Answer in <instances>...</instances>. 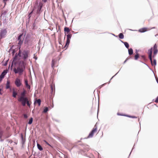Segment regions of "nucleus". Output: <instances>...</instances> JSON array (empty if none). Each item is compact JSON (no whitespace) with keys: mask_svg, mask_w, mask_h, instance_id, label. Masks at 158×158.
<instances>
[{"mask_svg":"<svg viewBox=\"0 0 158 158\" xmlns=\"http://www.w3.org/2000/svg\"><path fill=\"white\" fill-rule=\"evenodd\" d=\"M26 92L25 90H24L21 93L20 96L18 98V101L21 103L23 106H25L27 103V106L30 107L31 102L26 96Z\"/></svg>","mask_w":158,"mask_h":158,"instance_id":"f257e3e1","label":"nucleus"},{"mask_svg":"<svg viewBox=\"0 0 158 158\" xmlns=\"http://www.w3.org/2000/svg\"><path fill=\"white\" fill-rule=\"evenodd\" d=\"M152 48L150 49H149L148 51V57L149 59L151 62L152 64V65H154L155 66L156 65V60L155 59L153 61L152 60Z\"/></svg>","mask_w":158,"mask_h":158,"instance_id":"f03ea898","label":"nucleus"},{"mask_svg":"<svg viewBox=\"0 0 158 158\" xmlns=\"http://www.w3.org/2000/svg\"><path fill=\"white\" fill-rule=\"evenodd\" d=\"M98 131L97 127L96 125H95L93 128L92 131L89 133L87 138H92L94 134L97 132Z\"/></svg>","mask_w":158,"mask_h":158,"instance_id":"7ed1b4c3","label":"nucleus"},{"mask_svg":"<svg viewBox=\"0 0 158 158\" xmlns=\"http://www.w3.org/2000/svg\"><path fill=\"white\" fill-rule=\"evenodd\" d=\"M43 6V4L41 2H40L39 3L38 6L36 8V7H34V9H37L36 11V13L37 14H38L40 13L41 10Z\"/></svg>","mask_w":158,"mask_h":158,"instance_id":"20e7f679","label":"nucleus"},{"mask_svg":"<svg viewBox=\"0 0 158 158\" xmlns=\"http://www.w3.org/2000/svg\"><path fill=\"white\" fill-rule=\"evenodd\" d=\"M23 33L20 34L18 39V40L19 41L18 44L20 46L22 44L23 42L24 38L23 36Z\"/></svg>","mask_w":158,"mask_h":158,"instance_id":"39448f33","label":"nucleus"},{"mask_svg":"<svg viewBox=\"0 0 158 158\" xmlns=\"http://www.w3.org/2000/svg\"><path fill=\"white\" fill-rule=\"evenodd\" d=\"M157 44H156L154 45L153 47V57H154L156 54L158 52V50H157Z\"/></svg>","mask_w":158,"mask_h":158,"instance_id":"423d86ee","label":"nucleus"},{"mask_svg":"<svg viewBox=\"0 0 158 158\" xmlns=\"http://www.w3.org/2000/svg\"><path fill=\"white\" fill-rule=\"evenodd\" d=\"M30 52L28 51L24 50L22 53L23 55V58L25 60L28 57V55L29 53Z\"/></svg>","mask_w":158,"mask_h":158,"instance_id":"0eeeda50","label":"nucleus"},{"mask_svg":"<svg viewBox=\"0 0 158 158\" xmlns=\"http://www.w3.org/2000/svg\"><path fill=\"white\" fill-rule=\"evenodd\" d=\"M15 84L17 87H20L22 84L20 79L18 78H16L15 81Z\"/></svg>","mask_w":158,"mask_h":158,"instance_id":"6e6552de","label":"nucleus"},{"mask_svg":"<svg viewBox=\"0 0 158 158\" xmlns=\"http://www.w3.org/2000/svg\"><path fill=\"white\" fill-rule=\"evenodd\" d=\"M7 32L6 29H4L2 30L0 33V39H1L4 37Z\"/></svg>","mask_w":158,"mask_h":158,"instance_id":"1a4fd4ad","label":"nucleus"},{"mask_svg":"<svg viewBox=\"0 0 158 158\" xmlns=\"http://www.w3.org/2000/svg\"><path fill=\"white\" fill-rule=\"evenodd\" d=\"M150 30V29H149L148 28L143 27V28H141L139 30V31L141 33H143V32H144L146 31H148L149 30Z\"/></svg>","mask_w":158,"mask_h":158,"instance_id":"9d476101","label":"nucleus"},{"mask_svg":"<svg viewBox=\"0 0 158 158\" xmlns=\"http://www.w3.org/2000/svg\"><path fill=\"white\" fill-rule=\"evenodd\" d=\"M18 71V73H19V74L21 75L23 71V70L24 69V67H19L17 68Z\"/></svg>","mask_w":158,"mask_h":158,"instance_id":"9b49d317","label":"nucleus"},{"mask_svg":"<svg viewBox=\"0 0 158 158\" xmlns=\"http://www.w3.org/2000/svg\"><path fill=\"white\" fill-rule=\"evenodd\" d=\"M56 63V60L55 59H53L52 61V67L53 69H54L55 65Z\"/></svg>","mask_w":158,"mask_h":158,"instance_id":"f8f14e48","label":"nucleus"},{"mask_svg":"<svg viewBox=\"0 0 158 158\" xmlns=\"http://www.w3.org/2000/svg\"><path fill=\"white\" fill-rule=\"evenodd\" d=\"M6 73L7 72L6 71V70H4L0 75V79L2 80V79L4 78Z\"/></svg>","mask_w":158,"mask_h":158,"instance_id":"ddd939ff","label":"nucleus"},{"mask_svg":"<svg viewBox=\"0 0 158 158\" xmlns=\"http://www.w3.org/2000/svg\"><path fill=\"white\" fill-rule=\"evenodd\" d=\"M25 84L26 87L28 89H30L31 87L30 86L28 83V81L27 79H25Z\"/></svg>","mask_w":158,"mask_h":158,"instance_id":"4468645a","label":"nucleus"},{"mask_svg":"<svg viewBox=\"0 0 158 158\" xmlns=\"http://www.w3.org/2000/svg\"><path fill=\"white\" fill-rule=\"evenodd\" d=\"M12 96L13 97L15 98L16 95H17V93L16 91H15L14 89H13Z\"/></svg>","mask_w":158,"mask_h":158,"instance_id":"2eb2a0df","label":"nucleus"},{"mask_svg":"<svg viewBox=\"0 0 158 158\" xmlns=\"http://www.w3.org/2000/svg\"><path fill=\"white\" fill-rule=\"evenodd\" d=\"M10 88V82L9 81H7L6 84V88L8 89Z\"/></svg>","mask_w":158,"mask_h":158,"instance_id":"dca6fc26","label":"nucleus"},{"mask_svg":"<svg viewBox=\"0 0 158 158\" xmlns=\"http://www.w3.org/2000/svg\"><path fill=\"white\" fill-rule=\"evenodd\" d=\"M41 100L40 99H38L35 102L34 104H35V103H37L38 104L39 106H40L41 104Z\"/></svg>","mask_w":158,"mask_h":158,"instance_id":"f3484780","label":"nucleus"},{"mask_svg":"<svg viewBox=\"0 0 158 158\" xmlns=\"http://www.w3.org/2000/svg\"><path fill=\"white\" fill-rule=\"evenodd\" d=\"M37 146L38 149L40 151H42L43 150V148L41 146L39 143H37Z\"/></svg>","mask_w":158,"mask_h":158,"instance_id":"a211bd4d","label":"nucleus"},{"mask_svg":"<svg viewBox=\"0 0 158 158\" xmlns=\"http://www.w3.org/2000/svg\"><path fill=\"white\" fill-rule=\"evenodd\" d=\"M128 52L130 55H132L133 53V49L131 48L128 49Z\"/></svg>","mask_w":158,"mask_h":158,"instance_id":"6ab92c4d","label":"nucleus"},{"mask_svg":"<svg viewBox=\"0 0 158 158\" xmlns=\"http://www.w3.org/2000/svg\"><path fill=\"white\" fill-rule=\"evenodd\" d=\"M64 31L67 32L68 33L70 31V30L69 28L67 27H65L64 28Z\"/></svg>","mask_w":158,"mask_h":158,"instance_id":"aec40b11","label":"nucleus"},{"mask_svg":"<svg viewBox=\"0 0 158 158\" xmlns=\"http://www.w3.org/2000/svg\"><path fill=\"white\" fill-rule=\"evenodd\" d=\"M118 36H119V38H120V39H123L124 38V37L122 33H120L119 35Z\"/></svg>","mask_w":158,"mask_h":158,"instance_id":"412c9836","label":"nucleus"},{"mask_svg":"<svg viewBox=\"0 0 158 158\" xmlns=\"http://www.w3.org/2000/svg\"><path fill=\"white\" fill-rule=\"evenodd\" d=\"M67 40H70V39L71 38L72 35L71 34H68L67 35Z\"/></svg>","mask_w":158,"mask_h":158,"instance_id":"4be33fe9","label":"nucleus"},{"mask_svg":"<svg viewBox=\"0 0 158 158\" xmlns=\"http://www.w3.org/2000/svg\"><path fill=\"white\" fill-rule=\"evenodd\" d=\"M69 43H70V40H67V41H66V44L64 46V47H67L69 44Z\"/></svg>","mask_w":158,"mask_h":158,"instance_id":"5701e85b","label":"nucleus"},{"mask_svg":"<svg viewBox=\"0 0 158 158\" xmlns=\"http://www.w3.org/2000/svg\"><path fill=\"white\" fill-rule=\"evenodd\" d=\"M123 43L125 45V47L127 48H128L129 47V45L128 43L127 42H124Z\"/></svg>","mask_w":158,"mask_h":158,"instance_id":"b1692460","label":"nucleus"},{"mask_svg":"<svg viewBox=\"0 0 158 158\" xmlns=\"http://www.w3.org/2000/svg\"><path fill=\"white\" fill-rule=\"evenodd\" d=\"M139 56L138 53H137L135 56V60H137L138 59V58L139 57Z\"/></svg>","mask_w":158,"mask_h":158,"instance_id":"393cba45","label":"nucleus"},{"mask_svg":"<svg viewBox=\"0 0 158 158\" xmlns=\"http://www.w3.org/2000/svg\"><path fill=\"white\" fill-rule=\"evenodd\" d=\"M32 121H33V118H31L29 120V121L28 122V124H31L32 123Z\"/></svg>","mask_w":158,"mask_h":158,"instance_id":"a878e982","label":"nucleus"},{"mask_svg":"<svg viewBox=\"0 0 158 158\" xmlns=\"http://www.w3.org/2000/svg\"><path fill=\"white\" fill-rule=\"evenodd\" d=\"M48 110V108L47 107H46L44 109V110L43 112L44 113H46Z\"/></svg>","mask_w":158,"mask_h":158,"instance_id":"bb28decb","label":"nucleus"},{"mask_svg":"<svg viewBox=\"0 0 158 158\" xmlns=\"http://www.w3.org/2000/svg\"><path fill=\"white\" fill-rule=\"evenodd\" d=\"M117 114L118 115L124 116H127V117H130V116H128V115H124V114H120L119 113H117Z\"/></svg>","mask_w":158,"mask_h":158,"instance_id":"cd10ccee","label":"nucleus"},{"mask_svg":"<svg viewBox=\"0 0 158 158\" xmlns=\"http://www.w3.org/2000/svg\"><path fill=\"white\" fill-rule=\"evenodd\" d=\"M44 141L45 143L46 144L50 146V147L52 148V147L45 140H44Z\"/></svg>","mask_w":158,"mask_h":158,"instance_id":"c85d7f7f","label":"nucleus"},{"mask_svg":"<svg viewBox=\"0 0 158 158\" xmlns=\"http://www.w3.org/2000/svg\"><path fill=\"white\" fill-rule=\"evenodd\" d=\"M14 71L15 73H18V69H16V68H15L14 69Z\"/></svg>","mask_w":158,"mask_h":158,"instance_id":"c756f323","label":"nucleus"},{"mask_svg":"<svg viewBox=\"0 0 158 158\" xmlns=\"http://www.w3.org/2000/svg\"><path fill=\"white\" fill-rule=\"evenodd\" d=\"M34 10H33L31 12H30L29 14L28 15V16L29 17V18H30L31 17V14L32 13Z\"/></svg>","mask_w":158,"mask_h":158,"instance_id":"7c9ffc66","label":"nucleus"},{"mask_svg":"<svg viewBox=\"0 0 158 158\" xmlns=\"http://www.w3.org/2000/svg\"><path fill=\"white\" fill-rule=\"evenodd\" d=\"M155 102L156 103H158V96L156 98L155 101Z\"/></svg>","mask_w":158,"mask_h":158,"instance_id":"2f4dec72","label":"nucleus"},{"mask_svg":"<svg viewBox=\"0 0 158 158\" xmlns=\"http://www.w3.org/2000/svg\"><path fill=\"white\" fill-rule=\"evenodd\" d=\"M23 116L24 118H27V114H23Z\"/></svg>","mask_w":158,"mask_h":158,"instance_id":"473e14b6","label":"nucleus"},{"mask_svg":"<svg viewBox=\"0 0 158 158\" xmlns=\"http://www.w3.org/2000/svg\"><path fill=\"white\" fill-rule=\"evenodd\" d=\"M8 0H3V2L5 3V4H6V2Z\"/></svg>","mask_w":158,"mask_h":158,"instance_id":"72a5a7b5","label":"nucleus"},{"mask_svg":"<svg viewBox=\"0 0 158 158\" xmlns=\"http://www.w3.org/2000/svg\"><path fill=\"white\" fill-rule=\"evenodd\" d=\"M141 57H142V58H143V59H144L145 58V56H141Z\"/></svg>","mask_w":158,"mask_h":158,"instance_id":"f704fd0d","label":"nucleus"},{"mask_svg":"<svg viewBox=\"0 0 158 158\" xmlns=\"http://www.w3.org/2000/svg\"><path fill=\"white\" fill-rule=\"evenodd\" d=\"M2 90V89H0V94L1 95H2V93H1V91Z\"/></svg>","mask_w":158,"mask_h":158,"instance_id":"c9c22d12","label":"nucleus"},{"mask_svg":"<svg viewBox=\"0 0 158 158\" xmlns=\"http://www.w3.org/2000/svg\"><path fill=\"white\" fill-rule=\"evenodd\" d=\"M21 138H22V140H23V135H21Z\"/></svg>","mask_w":158,"mask_h":158,"instance_id":"e433bc0d","label":"nucleus"},{"mask_svg":"<svg viewBox=\"0 0 158 158\" xmlns=\"http://www.w3.org/2000/svg\"><path fill=\"white\" fill-rule=\"evenodd\" d=\"M34 58H35V60H36L37 59V57H36L34 56Z\"/></svg>","mask_w":158,"mask_h":158,"instance_id":"4c0bfd02","label":"nucleus"},{"mask_svg":"<svg viewBox=\"0 0 158 158\" xmlns=\"http://www.w3.org/2000/svg\"><path fill=\"white\" fill-rule=\"evenodd\" d=\"M43 1L44 2H46L47 1V0H43Z\"/></svg>","mask_w":158,"mask_h":158,"instance_id":"58836bf2","label":"nucleus"},{"mask_svg":"<svg viewBox=\"0 0 158 158\" xmlns=\"http://www.w3.org/2000/svg\"><path fill=\"white\" fill-rule=\"evenodd\" d=\"M16 57H16V56H15V58H14V60H15V59H16Z\"/></svg>","mask_w":158,"mask_h":158,"instance_id":"ea45409f","label":"nucleus"},{"mask_svg":"<svg viewBox=\"0 0 158 158\" xmlns=\"http://www.w3.org/2000/svg\"><path fill=\"white\" fill-rule=\"evenodd\" d=\"M2 80L1 79H0V83L1 82V81H2Z\"/></svg>","mask_w":158,"mask_h":158,"instance_id":"a19ab883","label":"nucleus"},{"mask_svg":"<svg viewBox=\"0 0 158 158\" xmlns=\"http://www.w3.org/2000/svg\"><path fill=\"white\" fill-rule=\"evenodd\" d=\"M20 51H19V54H20Z\"/></svg>","mask_w":158,"mask_h":158,"instance_id":"79ce46f5","label":"nucleus"},{"mask_svg":"<svg viewBox=\"0 0 158 158\" xmlns=\"http://www.w3.org/2000/svg\"><path fill=\"white\" fill-rule=\"evenodd\" d=\"M127 60H126L125 61H124V62H125Z\"/></svg>","mask_w":158,"mask_h":158,"instance_id":"37998d69","label":"nucleus"},{"mask_svg":"<svg viewBox=\"0 0 158 158\" xmlns=\"http://www.w3.org/2000/svg\"><path fill=\"white\" fill-rule=\"evenodd\" d=\"M1 138V136H0V138Z\"/></svg>","mask_w":158,"mask_h":158,"instance_id":"c03bdc74","label":"nucleus"},{"mask_svg":"<svg viewBox=\"0 0 158 158\" xmlns=\"http://www.w3.org/2000/svg\"><path fill=\"white\" fill-rule=\"evenodd\" d=\"M157 82H158V80H157Z\"/></svg>","mask_w":158,"mask_h":158,"instance_id":"a18cd8bd","label":"nucleus"}]
</instances>
